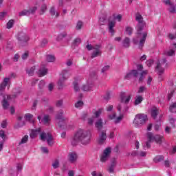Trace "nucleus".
<instances>
[{"label": "nucleus", "mask_w": 176, "mask_h": 176, "mask_svg": "<svg viewBox=\"0 0 176 176\" xmlns=\"http://www.w3.org/2000/svg\"><path fill=\"white\" fill-rule=\"evenodd\" d=\"M135 21H138V25L136 26V38L133 39L134 45H138L139 49H142L144 45H145V41H146V36H148V31H144V28L146 27V22L144 21V17L137 12L135 14Z\"/></svg>", "instance_id": "f257e3e1"}, {"label": "nucleus", "mask_w": 176, "mask_h": 176, "mask_svg": "<svg viewBox=\"0 0 176 176\" xmlns=\"http://www.w3.org/2000/svg\"><path fill=\"white\" fill-rule=\"evenodd\" d=\"M91 138V134H90V131L80 129L74 134L72 140V145L73 146H76L79 142H80L82 145H89V144H90Z\"/></svg>", "instance_id": "f03ea898"}, {"label": "nucleus", "mask_w": 176, "mask_h": 176, "mask_svg": "<svg viewBox=\"0 0 176 176\" xmlns=\"http://www.w3.org/2000/svg\"><path fill=\"white\" fill-rule=\"evenodd\" d=\"M120 103L118 105L117 109L118 112H127L129 111V102L131 100V95L126 96V92L122 91L120 94Z\"/></svg>", "instance_id": "7ed1b4c3"}, {"label": "nucleus", "mask_w": 176, "mask_h": 176, "mask_svg": "<svg viewBox=\"0 0 176 176\" xmlns=\"http://www.w3.org/2000/svg\"><path fill=\"white\" fill-rule=\"evenodd\" d=\"M16 39L18 43L21 47L28 45V41H30V36L24 32H20L16 35Z\"/></svg>", "instance_id": "20e7f679"}, {"label": "nucleus", "mask_w": 176, "mask_h": 176, "mask_svg": "<svg viewBox=\"0 0 176 176\" xmlns=\"http://www.w3.org/2000/svg\"><path fill=\"white\" fill-rule=\"evenodd\" d=\"M147 120L148 116L144 113L137 114L135 116L133 124L135 125V127H140V126H144V124L146 123Z\"/></svg>", "instance_id": "39448f33"}, {"label": "nucleus", "mask_w": 176, "mask_h": 176, "mask_svg": "<svg viewBox=\"0 0 176 176\" xmlns=\"http://www.w3.org/2000/svg\"><path fill=\"white\" fill-rule=\"evenodd\" d=\"M71 76V73L69 72V70H63L62 72V77L59 78L58 80V90H61L63 87H64V82L68 79Z\"/></svg>", "instance_id": "423d86ee"}, {"label": "nucleus", "mask_w": 176, "mask_h": 176, "mask_svg": "<svg viewBox=\"0 0 176 176\" xmlns=\"http://www.w3.org/2000/svg\"><path fill=\"white\" fill-rule=\"evenodd\" d=\"M166 64V67H167V59L166 58H164L160 63V62L157 63V66L155 67V69L158 72V75H159V80H163V77H162V75L164 74V68H163L162 66Z\"/></svg>", "instance_id": "0eeeda50"}, {"label": "nucleus", "mask_w": 176, "mask_h": 176, "mask_svg": "<svg viewBox=\"0 0 176 176\" xmlns=\"http://www.w3.org/2000/svg\"><path fill=\"white\" fill-rule=\"evenodd\" d=\"M147 138L148 140H149V141H155L156 144L162 145V144L163 143L164 137L160 135H153V133L152 132H148L147 133Z\"/></svg>", "instance_id": "6e6552de"}, {"label": "nucleus", "mask_w": 176, "mask_h": 176, "mask_svg": "<svg viewBox=\"0 0 176 176\" xmlns=\"http://www.w3.org/2000/svg\"><path fill=\"white\" fill-rule=\"evenodd\" d=\"M40 138L41 141H46L47 140V144L50 146H53V135H52L50 133L46 134V133L43 132L41 133Z\"/></svg>", "instance_id": "1a4fd4ad"}, {"label": "nucleus", "mask_w": 176, "mask_h": 176, "mask_svg": "<svg viewBox=\"0 0 176 176\" xmlns=\"http://www.w3.org/2000/svg\"><path fill=\"white\" fill-rule=\"evenodd\" d=\"M111 153H112V148L111 147L106 148L100 157V162H102V163H105V162H107L108 159H109Z\"/></svg>", "instance_id": "9d476101"}, {"label": "nucleus", "mask_w": 176, "mask_h": 176, "mask_svg": "<svg viewBox=\"0 0 176 176\" xmlns=\"http://www.w3.org/2000/svg\"><path fill=\"white\" fill-rule=\"evenodd\" d=\"M38 8L33 7L29 10H23L19 13V17H22V16H30V14H34L36 12Z\"/></svg>", "instance_id": "9b49d317"}, {"label": "nucleus", "mask_w": 176, "mask_h": 176, "mask_svg": "<svg viewBox=\"0 0 176 176\" xmlns=\"http://www.w3.org/2000/svg\"><path fill=\"white\" fill-rule=\"evenodd\" d=\"M56 119L59 120L58 122V126L61 129L63 127V124L64 122H65V118L64 117V111L63 110H60L58 113L56 114Z\"/></svg>", "instance_id": "f8f14e48"}, {"label": "nucleus", "mask_w": 176, "mask_h": 176, "mask_svg": "<svg viewBox=\"0 0 176 176\" xmlns=\"http://www.w3.org/2000/svg\"><path fill=\"white\" fill-rule=\"evenodd\" d=\"M107 131H102L99 134L98 144H99V145H102L103 144H104L105 141H107Z\"/></svg>", "instance_id": "ddd939ff"}, {"label": "nucleus", "mask_w": 176, "mask_h": 176, "mask_svg": "<svg viewBox=\"0 0 176 176\" xmlns=\"http://www.w3.org/2000/svg\"><path fill=\"white\" fill-rule=\"evenodd\" d=\"M101 56V45H95L94 51L91 54V58H96Z\"/></svg>", "instance_id": "4468645a"}, {"label": "nucleus", "mask_w": 176, "mask_h": 176, "mask_svg": "<svg viewBox=\"0 0 176 176\" xmlns=\"http://www.w3.org/2000/svg\"><path fill=\"white\" fill-rule=\"evenodd\" d=\"M140 73L137 69H132L130 72L127 73L126 75L124 76V79H131V78H138Z\"/></svg>", "instance_id": "2eb2a0df"}, {"label": "nucleus", "mask_w": 176, "mask_h": 176, "mask_svg": "<svg viewBox=\"0 0 176 176\" xmlns=\"http://www.w3.org/2000/svg\"><path fill=\"white\" fill-rule=\"evenodd\" d=\"M68 160L70 163H75L78 160V154L75 152L69 153L68 155Z\"/></svg>", "instance_id": "dca6fc26"}, {"label": "nucleus", "mask_w": 176, "mask_h": 176, "mask_svg": "<svg viewBox=\"0 0 176 176\" xmlns=\"http://www.w3.org/2000/svg\"><path fill=\"white\" fill-rule=\"evenodd\" d=\"M10 78H4L3 82L0 85V96H3V89L8 86Z\"/></svg>", "instance_id": "f3484780"}, {"label": "nucleus", "mask_w": 176, "mask_h": 176, "mask_svg": "<svg viewBox=\"0 0 176 176\" xmlns=\"http://www.w3.org/2000/svg\"><path fill=\"white\" fill-rule=\"evenodd\" d=\"M95 127L97 129V131L98 132L101 131L102 130V127H104V124L102 122V120L101 118H99L96 120L95 122Z\"/></svg>", "instance_id": "a211bd4d"}, {"label": "nucleus", "mask_w": 176, "mask_h": 176, "mask_svg": "<svg viewBox=\"0 0 176 176\" xmlns=\"http://www.w3.org/2000/svg\"><path fill=\"white\" fill-rule=\"evenodd\" d=\"M116 25V22L113 21H109V32L113 35L115 34V30L113 29V27Z\"/></svg>", "instance_id": "6ab92c4d"}, {"label": "nucleus", "mask_w": 176, "mask_h": 176, "mask_svg": "<svg viewBox=\"0 0 176 176\" xmlns=\"http://www.w3.org/2000/svg\"><path fill=\"white\" fill-rule=\"evenodd\" d=\"M151 115L153 119H156L159 115V109L156 107H153L151 110Z\"/></svg>", "instance_id": "aec40b11"}, {"label": "nucleus", "mask_w": 176, "mask_h": 176, "mask_svg": "<svg viewBox=\"0 0 176 176\" xmlns=\"http://www.w3.org/2000/svg\"><path fill=\"white\" fill-rule=\"evenodd\" d=\"M41 128H38L37 129H32V132L30 134V138L34 140V138H35V137L38 135V133H41Z\"/></svg>", "instance_id": "412c9836"}, {"label": "nucleus", "mask_w": 176, "mask_h": 176, "mask_svg": "<svg viewBox=\"0 0 176 176\" xmlns=\"http://www.w3.org/2000/svg\"><path fill=\"white\" fill-rule=\"evenodd\" d=\"M94 86L93 84H86L82 85L81 89L82 91H90V90H92Z\"/></svg>", "instance_id": "4be33fe9"}, {"label": "nucleus", "mask_w": 176, "mask_h": 176, "mask_svg": "<svg viewBox=\"0 0 176 176\" xmlns=\"http://www.w3.org/2000/svg\"><path fill=\"white\" fill-rule=\"evenodd\" d=\"M32 118H34V116L31 113H26L25 115V119L30 123H32V124H34L35 120H32Z\"/></svg>", "instance_id": "5701e85b"}, {"label": "nucleus", "mask_w": 176, "mask_h": 176, "mask_svg": "<svg viewBox=\"0 0 176 176\" xmlns=\"http://www.w3.org/2000/svg\"><path fill=\"white\" fill-rule=\"evenodd\" d=\"M122 46L126 49L130 47V38L129 37H125V38L122 41Z\"/></svg>", "instance_id": "b1692460"}, {"label": "nucleus", "mask_w": 176, "mask_h": 176, "mask_svg": "<svg viewBox=\"0 0 176 176\" xmlns=\"http://www.w3.org/2000/svg\"><path fill=\"white\" fill-rule=\"evenodd\" d=\"M50 14H51V16H56V17H58L60 16V13L56 11L54 6L51 7L50 9Z\"/></svg>", "instance_id": "393cba45"}, {"label": "nucleus", "mask_w": 176, "mask_h": 176, "mask_svg": "<svg viewBox=\"0 0 176 176\" xmlns=\"http://www.w3.org/2000/svg\"><path fill=\"white\" fill-rule=\"evenodd\" d=\"M1 104L3 109H8L9 108V106L10 105L5 96H3V99L1 102Z\"/></svg>", "instance_id": "a878e982"}, {"label": "nucleus", "mask_w": 176, "mask_h": 176, "mask_svg": "<svg viewBox=\"0 0 176 176\" xmlns=\"http://www.w3.org/2000/svg\"><path fill=\"white\" fill-rule=\"evenodd\" d=\"M36 67L33 66L29 69H26V74L29 75V76H34V72H35Z\"/></svg>", "instance_id": "bb28decb"}, {"label": "nucleus", "mask_w": 176, "mask_h": 176, "mask_svg": "<svg viewBox=\"0 0 176 176\" xmlns=\"http://www.w3.org/2000/svg\"><path fill=\"white\" fill-rule=\"evenodd\" d=\"M164 160V156L163 155H157L153 159V162L155 163H160V162H163Z\"/></svg>", "instance_id": "cd10ccee"}, {"label": "nucleus", "mask_w": 176, "mask_h": 176, "mask_svg": "<svg viewBox=\"0 0 176 176\" xmlns=\"http://www.w3.org/2000/svg\"><path fill=\"white\" fill-rule=\"evenodd\" d=\"M67 32H63L58 35L56 38V41H63V39L64 38H67Z\"/></svg>", "instance_id": "c85d7f7f"}, {"label": "nucleus", "mask_w": 176, "mask_h": 176, "mask_svg": "<svg viewBox=\"0 0 176 176\" xmlns=\"http://www.w3.org/2000/svg\"><path fill=\"white\" fill-rule=\"evenodd\" d=\"M142 101H144V98H142L141 96H139L137 97V98L135 99L134 105H140Z\"/></svg>", "instance_id": "c756f323"}, {"label": "nucleus", "mask_w": 176, "mask_h": 176, "mask_svg": "<svg viewBox=\"0 0 176 176\" xmlns=\"http://www.w3.org/2000/svg\"><path fill=\"white\" fill-rule=\"evenodd\" d=\"M46 74H47V69L46 68L40 69L38 71V75H39L40 76H45Z\"/></svg>", "instance_id": "7c9ffc66"}, {"label": "nucleus", "mask_w": 176, "mask_h": 176, "mask_svg": "<svg viewBox=\"0 0 176 176\" xmlns=\"http://www.w3.org/2000/svg\"><path fill=\"white\" fill-rule=\"evenodd\" d=\"M169 111L172 113H175L176 112V102L174 103H172L169 107Z\"/></svg>", "instance_id": "2f4dec72"}, {"label": "nucleus", "mask_w": 176, "mask_h": 176, "mask_svg": "<svg viewBox=\"0 0 176 176\" xmlns=\"http://www.w3.org/2000/svg\"><path fill=\"white\" fill-rule=\"evenodd\" d=\"M13 25H14V20L11 19V20L8 21V22L7 23L6 28H8V30H10V28H13Z\"/></svg>", "instance_id": "473e14b6"}, {"label": "nucleus", "mask_w": 176, "mask_h": 176, "mask_svg": "<svg viewBox=\"0 0 176 176\" xmlns=\"http://www.w3.org/2000/svg\"><path fill=\"white\" fill-rule=\"evenodd\" d=\"M46 59L48 63H54L56 61V57L54 55H47Z\"/></svg>", "instance_id": "72a5a7b5"}, {"label": "nucleus", "mask_w": 176, "mask_h": 176, "mask_svg": "<svg viewBox=\"0 0 176 176\" xmlns=\"http://www.w3.org/2000/svg\"><path fill=\"white\" fill-rule=\"evenodd\" d=\"M21 93V91L19 90L12 96L7 95V100H11V98H16L17 96H19V94H20Z\"/></svg>", "instance_id": "f704fd0d"}, {"label": "nucleus", "mask_w": 176, "mask_h": 176, "mask_svg": "<svg viewBox=\"0 0 176 176\" xmlns=\"http://www.w3.org/2000/svg\"><path fill=\"white\" fill-rule=\"evenodd\" d=\"M44 124L49 123L50 122V116L49 115L44 116L43 120H41Z\"/></svg>", "instance_id": "c9c22d12"}, {"label": "nucleus", "mask_w": 176, "mask_h": 176, "mask_svg": "<svg viewBox=\"0 0 176 176\" xmlns=\"http://www.w3.org/2000/svg\"><path fill=\"white\" fill-rule=\"evenodd\" d=\"M80 43H82V40L79 38H76L73 41L72 45H73V46H79V45H80Z\"/></svg>", "instance_id": "e433bc0d"}, {"label": "nucleus", "mask_w": 176, "mask_h": 176, "mask_svg": "<svg viewBox=\"0 0 176 176\" xmlns=\"http://www.w3.org/2000/svg\"><path fill=\"white\" fill-rule=\"evenodd\" d=\"M148 72L146 71H142L140 74V76L139 78V82H142L145 78V75H146Z\"/></svg>", "instance_id": "4c0bfd02"}, {"label": "nucleus", "mask_w": 176, "mask_h": 176, "mask_svg": "<svg viewBox=\"0 0 176 176\" xmlns=\"http://www.w3.org/2000/svg\"><path fill=\"white\" fill-rule=\"evenodd\" d=\"M73 85L75 91L78 92L79 91V90H80V89L79 88V84L78 83V80H74Z\"/></svg>", "instance_id": "58836bf2"}, {"label": "nucleus", "mask_w": 176, "mask_h": 176, "mask_svg": "<svg viewBox=\"0 0 176 176\" xmlns=\"http://www.w3.org/2000/svg\"><path fill=\"white\" fill-rule=\"evenodd\" d=\"M28 141V135H25L19 142V145H21V144H27Z\"/></svg>", "instance_id": "ea45409f"}, {"label": "nucleus", "mask_w": 176, "mask_h": 176, "mask_svg": "<svg viewBox=\"0 0 176 176\" xmlns=\"http://www.w3.org/2000/svg\"><path fill=\"white\" fill-rule=\"evenodd\" d=\"M170 8L168 10L170 13H176V5L172 3V5H170Z\"/></svg>", "instance_id": "a19ab883"}, {"label": "nucleus", "mask_w": 176, "mask_h": 176, "mask_svg": "<svg viewBox=\"0 0 176 176\" xmlns=\"http://www.w3.org/2000/svg\"><path fill=\"white\" fill-rule=\"evenodd\" d=\"M53 168H58L60 167V162H58V160H56L54 163L52 164Z\"/></svg>", "instance_id": "79ce46f5"}, {"label": "nucleus", "mask_w": 176, "mask_h": 176, "mask_svg": "<svg viewBox=\"0 0 176 176\" xmlns=\"http://www.w3.org/2000/svg\"><path fill=\"white\" fill-rule=\"evenodd\" d=\"M41 12L40 13V14H43V13H45V10H47V6H46V4H43L41 6Z\"/></svg>", "instance_id": "37998d69"}, {"label": "nucleus", "mask_w": 176, "mask_h": 176, "mask_svg": "<svg viewBox=\"0 0 176 176\" xmlns=\"http://www.w3.org/2000/svg\"><path fill=\"white\" fill-rule=\"evenodd\" d=\"M109 68H111V66L109 65H106L103 67L101 69L102 74H104V72H107V71H109Z\"/></svg>", "instance_id": "c03bdc74"}, {"label": "nucleus", "mask_w": 176, "mask_h": 176, "mask_svg": "<svg viewBox=\"0 0 176 176\" xmlns=\"http://www.w3.org/2000/svg\"><path fill=\"white\" fill-rule=\"evenodd\" d=\"M83 27V23L81 21H78L76 25V30H82Z\"/></svg>", "instance_id": "a18cd8bd"}, {"label": "nucleus", "mask_w": 176, "mask_h": 176, "mask_svg": "<svg viewBox=\"0 0 176 176\" xmlns=\"http://www.w3.org/2000/svg\"><path fill=\"white\" fill-rule=\"evenodd\" d=\"M80 107H83V101L79 100L75 104L76 108H80Z\"/></svg>", "instance_id": "49530a36"}, {"label": "nucleus", "mask_w": 176, "mask_h": 176, "mask_svg": "<svg viewBox=\"0 0 176 176\" xmlns=\"http://www.w3.org/2000/svg\"><path fill=\"white\" fill-rule=\"evenodd\" d=\"M122 119L123 115H121L115 120L114 123H116V124H118V123H120V121L122 120Z\"/></svg>", "instance_id": "de8ad7c7"}, {"label": "nucleus", "mask_w": 176, "mask_h": 176, "mask_svg": "<svg viewBox=\"0 0 176 176\" xmlns=\"http://www.w3.org/2000/svg\"><path fill=\"white\" fill-rule=\"evenodd\" d=\"M23 126H25V122L24 121L22 123L18 122L14 126V129H20V127H23Z\"/></svg>", "instance_id": "09e8293b"}, {"label": "nucleus", "mask_w": 176, "mask_h": 176, "mask_svg": "<svg viewBox=\"0 0 176 176\" xmlns=\"http://www.w3.org/2000/svg\"><path fill=\"white\" fill-rule=\"evenodd\" d=\"M94 47H96V45H91V44H87L86 45V49L88 50L89 52L90 50H94Z\"/></svg>", "instance_id": "8fccbe9b"}, {"label": "nucleus", "mask_w": 176, "mask_h": 176, "mask_svg": "<svg viewBox=\"0 0 176 176\" xmlns=\"http://www.w3.org/2000/svg\"><path fill=\"white\" fill-rule=\"evenodd\" d=\"M126 32L128 33V35H131L133 34V28L131 27H126Z\"/></svg>", "instance_id": "3c124183"}, {"label": "nucleus", "mask_w": 176, "mask_h": 176, "mask_svg": "<svg viewBox=\"0 0 176 176\" xmlns=\"http://www.w3.org/2000/svg\"><path fill=\"white\" fill-rule=\"evenodd\" d=\"M45 80H41L38 83V87L41 90L45 87Z\"/></svg>", "instance_id": "603ef678"}, {"label": "nucleus", "mask_w": 176, "mask_h": 176, "mask_svg": "<svg viewBox=\"0 0 176 176\" xmlns=\"http://www.w3.org/2000/svg\"><path fill=\"white\" fill-rule=\"evenodd\" d=\"M47 39L46 38H44L43 39V41H41V47H45V46H46V45H47Z\"/></svg>", "instance_id": "864d4df0"}, {"label": "nucleus", "mask_w": 176, "mask_h": 176, "mask_svg": "<svg viewBox=\"0 0 176 176\" xmlns=\"http://www.w3.org/2000/svg\"><path fill=\"white\" fill-rule=\"evenodd\" d=\"M1 126L2 129H6L8 126V121H6V120H3V122L1 124Z\"/></svg>", "instance_id": "5fc2aeb1"}, {"label": "nucleus", "mask_w": 176, "mask_h": 176, "mask_svg": "<svg viewBox=\"0 0 176 176\" xmlns=\"http://www.w3.org/2000/svg\"><path fill=\"white\" fill-rule=\"evenodd\" d=\"M153 63H154L153 60L150 59V60H146V64L148 67H152Z\"/></svg>", "instance_id": "6e6d98bb"}, {"label": "nucleus", "mask_w": 176, "mask_h": 176, "mask_svg": "<svg viewBox=\"0 0 176 176\" xmlns=\"http://www.w3.org/2000/svg\"><path fill=\"white\" fill-rule=\"evenodd\" d=\"M0 137L3 140H5V138H6V134H5V131L3 130L0 131Z\"/></svg>", "instance_id": "4d7b16f0"}, {"label": "nucleus", "mask_w": 176, "mask_h": 176, "mask_svg": "<svg viewBox=\"0 0 176 176\" xmlns=\"http://www.w3.org/2000/svg\"><path fill=\"white\" fill-rule=\"evenodd\" d=\"M101 113H102L101 109L96 111L94 113L95 118H100V116H101Z\"/></svg>", "instance_id": "13d9d810"}, {"label": "nucleus", "mask_w": 176, "mask_h": 176, "mask_svg": "<svg viewBox=\"0 0 176 176\" xmlns=\"http://www.w3.org/2000/svg\"><path fill=\"white\" fill-rule=\"evenodd\" d=\"M169 122L170 123L172 127L175 128V120L174 118H170L169 120Z\"/></svg>", "instance_id": "bf43d9fd"}, {"label": "nucleus", "mask_w": 176, "mask_h": 176, "mask_svg": "<svg viewBox=\"0 0 176 176\" xmlns=\"http://www.w3.org/2000/svg\"><path fill=\"white\" fill-rule=\"evenodd\" d=\"M175 54V51L171 50L166 52V56H174Z\"/></svg>", "instance_id": "052dcab7"}, {"label": "nucleus", "mask_w": 176, "mask_h": 176, "mask_svg": "<svg viewBox=\"0 0 176 176\" xmlns=\"http://www.w3.org/2000/svg\"><path fill=\"white\" fill-rule=\"evenodd\" d=\"M56 107L60 108V107H63V100H59L56 103Z\"/></svg>", "instance_id": "680f3d73"}, {"label": "nucleus", "mask_w": 176, "mask_h": 176, "mask_svg": "<svg viewBox=\"0 0 176 176\" xmlns=\"http://www.w3.org/2000/svg\"><path fill=\"white\" fill-rule=\"evenodd\" d=\"M110 166L111 167H114V168H115V167H116V158H113L111 160V164Z\"/></svg>", "instance_id": "e2e57ef3"}, {"label": "nucleus", "mask_w": 176, "mask_h": 176, "mask_svg": "<svg viewBox=\"0 0 176 176\" xmlns=\"http://www.w3.org/2000/svg\"><path fill=\"white\" fill-rule=\"evenodd\" d=\"M99 23H100V25H104V24H105V18H104V17L100 18Z\"/></svg>", "instance_id": "0e129e2a"}, {"label": "nucleus", "mask_w": 176, "mask_h": 176, "mask_svg": "<svg viewBox=\"0 0 176 176\" xmlns=\"http://www.w3.org/2000/svg\"><path fill=\"white\" fill-rule=\"evenodd\" d=\"M94 123V117H92L91 118H88V124L89 126H92V124Z\"/></svg>", "instance_id": "69168bd1"}, {"label": "nucleus", "mask_w": 176, "mask_h": 176, "mask_svg": "<svg viewBox=\"0 0 176 176\" xmlns=\"http://www.w3.org/2000/svg\"><path fill=\"white\" fill-rule=\"evenodd\" d=\"M28 52H25L23 55H22V60H27L28 58Z\"/></svg>", "instance_id": "338daca9"}, {"label": "nucleus", "mask_w": 176, "mask_h": 176, "mask_svg": "<svg viewBox=\"0 0 176 176\" xmlns=\"http://www.w3.org/2000/svg\"><path fill=\"white\" fill-rule=\"evenodd\" d=\"M145 87L144 86H142L139 88L138 91V93L140 94L141 93H144V91H145Z\"/></svg>", "instance_id": "774afa93"}]
</instances>
